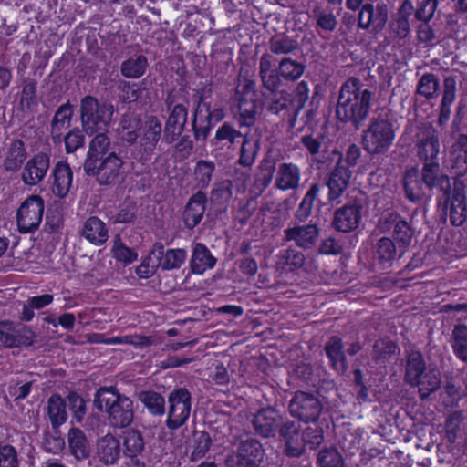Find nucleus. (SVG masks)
<instances>
[{"label": "nucleus", "instance_id": "33", "mask_svg": "<svg viewBox=\"0 0 467 467\" xmlns=\"http://www.w3.org/2000/svg\"><path fill=\"white\" fill-rule=\"evenodd\" d=\"M123 454L130 458L136 467H145V463L138 459L145 448V442L141 432L138 430H130L126 432L123 441Z\"/></svg>", "mask_w": 467, "mask_h": 467}, {"label": "nucleus", "instance_id": "57", "mask_svg": "<svg viewBox=\"0 0 467 467\" xmlns=\"http://www.w3.org/2000/svg\"><path fill=\"white\" fill-rule=\"evenodd\" d=\"M440 83L438 78L432 73H426L421 76L417 85V94L427 100L433 99L438 96Z\"/></svg>", "mask_w": 467, "mask_h": 467}, {"label": "nucleus", "instance_id": "51", "mask_svg": "<svg viewBox=\"0 0 467 467\" xmlns=\"http://www.w3.org/2000/svg\"><path fill=\"white\" fill-rule=\"evenodd\" d=\"M318 467H348L342 454L337 447L322 448L317 454Z\"/></svg>", "mask_w": 467, "mask_h": 467}, {"label": "nucleus", "instance_id": "56", "mask_svg": "<svg viewBox=\"0 0 467 467\" xmlns=\"http://www.w3.org/2000/svg\"><path fill=\"white\" fill-rule=\"evenodd\" d=\"M138 399L144 404L149 411L153 415H162L165 411L164 398L152 390L140 391L138 393Z\"/></svg>", "mask_w": 467, "mask_h": 467}, {"label": "nucleus", "instance_id": "5", "mask_svg": "<svg viewBox=\"0 0 467 467\" xmlns=\"http://www.w3.org/2000/svg\"><path fill=\"white\" fill-rule=\"evenodd\" d=\"M79 108L80 123L85 133L89 136L105 133L112 120L113 105L99 103L97 98L87 95L81 99Z\"/></svg>", "mask_w": 467, "mask_h": 467}, {"label": "nucleus", "instance_id": "58", "mask_svg": "<svg viewBox=\"0 0 467 467\" xmlns=\"http://www.w3.org/2000/svg\"><path fill=\"white\" fill-rule=\"evenodd\" d=\"M238 109L242 123L245 126H252L259 114L257 99L240 98Z\"/></svg>", "mask_w": 467, "mask_h": 467}, {"label": "nucleus", "instance_id": "29", "mask_svg": "<svg viewBox=\"0 0 467 467\" xmlns=\"http://www.w3.org/2000/svg\"><path fill=\"white\" fill-rule=\"evenodd\" d=\"M324 350L329 359L331 367L340 375H344L348 368L342 338L337 336L329 337Z\"/></svg>", "mask_w": 467, "mask_h": 467}, {"label": "nucleus", "instance_id": "59", "mask_svg": "<svg viewBox=\"0 0 467 467\" xmlns=\"http://www.w3.org/2000/svg\"><path fill=\"white\" fill-rule=\"evenodd\" d=\"M214 170L215 164L213 161L201 160L196 163L194 177L199 188L204 189L209 185Z\"/></svg>", "mask_w": 467, "mask_h": 467}, {"label": "nucleus", "instance_id": "39", "mask_svg": "<svg viewBox=\"0 0 467 467\" xmlns=\"http://www.w3.org/2000/svg\"><path fill=\"white\" fill-rule=\"evenodd\" d=\"M204 89L202 90L203 92ZM203 100V93L198 98V104L193 112V118L191 123L192 130L195 140L204 141L208 138L213 123L209 120V117L203 114L201 109V103Z\"/></svg>", "mask_w": 467, "mask_h": 467}, {"label": "nucleus", "instance_id": "61", "mask_svg": "<svg viewBox=\"0 0 467 467\" xmlns=\"http://www.w3.org/2000/svg\"><path fill=\"white\" fill-rule=\"evenodd\" d=\"M212 443L211 437L206 431L193 432V451L191 453V460L197 461L202 458L209 451Z\"/></svg>", "mask_w": 467, "mask_h": 467}, {"label": "nucleus", "instance_id": "8", "mask_svg": "<svg viewBox=\"0 0 467 467\" xmlns=\"http://www.w3.org/2000/svg\"><path fill=\"white\" fill-rule=\"evenodd\" d=\"M366 197L363 194L348 201L343 207L334 212L332 226L342 233H349L358 227L362 210L365 207Z\"/></svg>", "mask_w": 467, "mask_h": 467}, {"label": "nucleus", "instance_id": "28", "mask_svg": "<svg viewBox=\"0 0 467 467\" xmlns=\"http://www.w3.org/2000/svg\"><path fill=\"white\" fill-rule=\"evenodd\" d=\"M74 115V106L67 100L60 105L50 122V137L55 144L62 141V132L66 128L70 127Z\"/></svg>", "mask_w": 467, "mask_h": 467}, {"label": "nucleus", "instance_id": "50", "mask_svg": "<svg viewBox=\"0 0 467 467\" xmlns=\"http://www.w3.org/2000/svg\"><path fill=\"white\" fill-rule=\"evenodd\" d=\"M320 188L321 186L319 183H313L306 192V195L304 196L302 202H300L295 213V218L299 223L306 222L311 215L314 202L318 195Z\"/></svg>", "mask_w": 467, "mask_h": 467}, {"label": "nucleus", "instance_id": "16", "mask_svg": "<svg viewBox=\"0 0 467 467\" xmlns=\"http://www.w3.org/2000/svg\"><path fill=\"white\" fill-rule=\"evenodd\" d=\"M320 229L317 223L295 224L284 231V242H294L298 247L308 250L318 240Z\"/></svg>", "mask_w": 467, "mask_h": 467}, {"label": "nucleus", "instance_id": "19", "mask_svg": "<svg viewBox=\"0 0 467 467\" xmlns=\"http://www.w3.org/2000/svg\"><path fill=\"white\" fill-rule=\"evenodd\" d=\"M151 254L157 259V265L165 271L179 269L187 258V253L184 249H168L165 251L164 245L159 242L152 245Z\"/></svg>", "mask_w": 467, "mask_h": 467}, {"label": "nucleus", "instance_id": "24", "mask_svg": "<svg viewBox=\"0 0 467 467\" xmlns=\"http://www.w3.org/2000/svg\"><path fill=\"white\" fill-rule=\"evenodd\" d=\"M27 158L25 142L20 139H12L6 144L3 167L7 172L18 171Z\"/></svg>", "mask_w": 467, "mask_h": 467}, {"label": "nucleus", "instance_id": "21", "mask_svg": "<svg viewBox=\"0 0 467 467\" xmlns=\"http://www.w3.org/2000/svg\"><path fill=\"white\" fill-rule=\"evenodd\" d=\"M420 179L430 190L438 188L443 195L451 192L450 178L441 172L439 162L423 163Z\"/></svg>", "mask_w": 467, "mask_h": 467}, {"label": "nucleus", "instance_id": "9", "mask_svg": "<svg viewBox=\"0 0 467 467\" xmlns=\"http://www.w3.org/2000/svg\"><path fill=\"white\" fill-rule=\"evenodd\" d=\"M44 200L39 195L26 198L16 213V222L20 233H31L38 229L44 213Z\"/></svg>", "mask_w": 467, "mask_h": 467}, {"label": "nucleus", "instance_id": "11", "mask_svg": "<svg viewBox=\"0 0 467 467\" xmlns=\"http://www.w3.org/2000/svg\"><path fill=\"white\" fill-rule=\"evenodd\" d=\"M389 20V7L385 3H366L358 14V26L370 30L372 34L380 33Z\"/></svg>", "mask_w": 467, "mask_h": 467}, {"label": "nucleus", "instance_id": "17", "mask_svg": "<svg viewBox=\"0 0 467 467\" xmlns=\"http://www.w3.org/2000/svg\"><path fill=\"white\" fill-rule=\"evenodd\" d=\"M187 120V107L181 103L173 106L162 128L163 141L171 144L177 140L184 131Z\"/></svg>", "mask_w": 467, "mask_h": 467}, {"label": "nucleus", "instance_id": "30", "mask_svg": "<svg viewBox=\"0 0 467 467\" xmlns=\"http://www.w3.org/2000/svg\"><path fill=\"white\" fill-rule=\"evenodd\" d=\"M88 341L91 343H104L107 345L125 343L140 348L152 345L156 346L161 343L160 338L157 337L142 335H130L125 337L105 338L102 334H92L89 336Z\"/></svg>", "mask_w": 467, "mask_h": 467}, {"label": "nucleus", "instance_id": "31", "mask_svg": "<svg viewBox=\"0 0 467 467\" xmlns=\"http://www.w3.org/2000/svg\"><path fill=\"white\" fill-rule=\"evenodd\" d=\"M456 98V79L454 77H446L443 80L442 98L440 105V111L437 123L443 127L451 116V107Z\"/></svg>", "mask_w": 467, "mask_h": 467}, {"label": "nucleus", "instance_id": "2", "mask_svg": "<svg viewBox=\"0 0 467 467\" xmlns=\"http://www.w3.org/2000/svg\"><path fill=\"white\" fill-rule=\"evenodd\" d=\"M374 93L358 78H348L340 87L336 117L338 121L359 130L367 119Z\"/></svg>", "mask_w": 467, "mask_h": 467}, {"label": "nucleus", "instance_id": "48", "mask_svg": "<svg viewBox=\"0 0 467 467\" xmlns=\"http://www.w3.org/2000/svg\"><path fill=\"white\" fill-rule=\"evenodd\" d=\"M259 149V139L245 134L241 145L238 163L243 167H251L254 163Z\"/></svg>", "mask_w": 467, "mask_h": 467}, {"label": "nucleus", "instance_id": "27", "mask_svg": "<svg viewBox=\"0 0 467 467\" xmlns=\"http://www.w3.org/2000/svg\"><path fill=\"white\" fill-rule=\"evenodd\" d=\"M414 6L410 0H403L399 7L396 16H392L389 23V31L391 36L403 39L408 36L410 31L409 17Z\"/></svg>", "mask_w": 467, "mask_h": 467}, {"label": "nucleus", "instance_id": "18", "mask_svg": "<svg viewBox=\"0 0 467 467\" xmlns=\"http://www.w3.org/2000/svg\"><path fill=\"white\" fill-rule=\"evenodd\" d=\"M279 437L285 443V453L289 457H299L304 452V439L300 425L287 420L279 428Z\"/></svg>", "mask_w": 467, "mask_h": 467}, {"label": "nucleus", "instance_id": "52", "mask_svg": "<svg viewBox=\"0 0 467 467\" xmlns=\"http://www.w3.org/2000/svg\"><path fill=\"white\" fill-rule=\"evenodd\" d=\"M298 47L297 40L285 34L275 35L269 40V50L275 55H287Z\"/></svg>", "mask_w": 467, "mask_h": 467}, {"label": "nucleus", "instance_id": "54", "mask_svg": "<svg viewBox=\"0 0 467 467\" xmlns=\"http://www.w3.org/2000/svg\"><path fill=\"white\" fill-rule=\"evenodd\" d=\"M275 166L276 161L272 157H265L261 161L258 166L259 172L254 182L255 186L260 189V192H263L269 186L275 171Z\"/></svg>", "mask_w": 467, "mask_h": 467}, {"label": "nucleus", "instance_id": "34", "mask_svg": "<svg viewBox=\"0 0 467 467\" xmlns=\"http://www.w3.org/2000/svg\"><path fill=\"white\" fill-rule=\"evenodd\" d=\"M67 441L70 453L76 460L84 461L89 458L91 448L83 431L75 427L71 428L67 433Z\"/></svg>", "mask_w": 467, "mask_h": 467}, {"label": "nucleus", "instance_id": "37", "mask_svg": "<svg viewBox=\"0 0 467 467\" xmlns=\"http://www.w3.org/2000/svg\"><path fill=\"white\" fill-rule=\"evenodd\" d=\"M216 264V258L210 250L201 243L195 244L191 258V269L193 274L202 275L207 269L213 268Z\"/></svg>", "mask_w": 467, "mask_h": 467}, {"label": "nucleus", "instance_id": "36", "mask_svg": "<svg viewBox=\"0 0 467 467\" xmlns=\"http://www.w3.org/2000/svg\"><path fill=\"white\" fill-rule=\"evenodd\" d=\"M424 182L420 179L417 168L407 171L403 177V187L406 198L412 202H418L425 196Z\"/></svg>", "mask_w": 467, "mask_h": 467}, {"label": "nucleus", "instance_id": "64", "mask_svg": "<svg viewBox=\"0 0 467 467\" xmlns=\"http://www.w3.org/2000/svg\"><path fill=\"white\" fill-rule=\"evenodd\" d=\"M304 441V449L309 446L310 449H316L324 441V431L321 427L309 426L302 431Z\"/></svg>", "mask_w": 467, "mask_h": 467}, {"label": "nucleus", "instance_id": "62", "mask_svg": "<svg viewBox=\"0 0 467 467\" xmlns=\"http://www.w3.org/2000/svg\"><path fill=\"white\" fill-rule=\"evenodd\" d=\"M67 153H73L85 145V131L78 127L71 129L65 136L62 135Z\"/></svg>", "mask_w": 467, "mask_h": 467}, {"label": "nucleus", "instance_id": "45", "mask_svg": "<svg viewBox=\"0 0 467 467\" xmlns=\"http://www.w3.org/2000/svg\"><path fill=\"white\" fill-rule=\"evenodd\" d=\"M148 67V58L144 55H135L121 63L120 72L127 78H140L146 73Z\"/></svg>", "mask_w": 467, "mask_h": 467}, {"label": "nucleus", "instance_id": "25", "mask_svg": "<svg viewBox=\"0 0 467 467\" xmlns=\"http://www.w3.org/2000/svg\"><path fill=\"white\" fill-rule=\"evenodd\" d=\"M207 196L202 191L192 194L183 211V221L187 228L193 229L200 223L206 210Z\"/></svg>", "mask_w": 467, "mask_h": 467}, {"label": "nucleus", "instance_id": "55", "mask_svg": "<svg viewBox=\"0 0 467 467\" xmlns=\"http://www.w3.org/2000/svg\"><path fill=\"white\" fill-rule=\"evenodd\" d=\"M451 339L455 355L461 360L467 362V326L456 325L452 330Z\"/></svg>", "mask_w": 467, "mask_h": 467}, {"label": "nucleus", "instance_id": "41", "mask_svg": "<svg viewBox=\"0 0 467 467\" xmlns=\"http://www.w3.org/2000/svg\"><path fill=\"white\" fill-rule=\"evenodd\" d=\"M415 235V228L412 225V220H405L404 218L396 223L392 230V240L399 245L400 256L403 255L406 249L410 245Z\"/></svg>", "mask_w": 467, "mask_h": 467}, {"label": "nucleus", "instance_id": "15", "mask_svg": "<svg viewBox=\"0 0 467 467\" xmlns=\"http://www.w3.org/2000/svg\"><path fill=\"white\" fill-rule=\"evenodd\" d=\"M50 168V155L46 152H37L25 164L21 180L27 186H35L44 181Z\"/></svg>", "mask_w": 467, "mask_h": 467}, {"label": "nucleus", "instance_id": "1", "mask_svg": "<svg viewBox=\"0 0 467 467\" xmlns=\"http://www.w3.org/2000/svg\"><path fill=\"white\" fill-rule=\"evenodd\" d=\"M111 141L109 136L99 133L89 141L88 150L83 163L87 176L94 177L102 186L114 185L120 175L124 161L116 152L110 151Z\"/></svg>", "mask_w": 467, "mask_h": 467}, {"label": "nucleus", "instance_id": "38", "mask_svg": "<svg viewBox=\"0 0 467 467\" xmlns=\"http://www.w3.org/2000/svg\"><path fill=\"white\" fill-rule=\"evenodd\" d=\"M427 370L423 355L418 350L408 353L405 365L404 380L409 385L415 382Z\"/></svg>", "mask_w": 467, "mask_h": 467}, {"label": "nucleus", "instance_id": "10", "mask_svg": "<svg viewBox=\"0 0 467 467\" xmlns=\"http://www.w3.org/2000/svg\"><path fill=\"white\" fill-rule=\"evenodd\" d=\"M191 393L185 388L172 390L168 399L169 411L166 426L170 430H176L188 420L192 409Z\"/></svg>", "mask_w": 467, "mask_h": 467}, {"label": "nucleus", "instance_id": "20", "mask_svg": "<svg viewBox=\"0 0 467 467\" xmlns=\"http://www.w3.org/2000/svg\"><path fill=\"white\" fill-rule=\"evenodd\" d=\"M445 197V207L450 203V221L454 226H461L467 219V204L462 185H454L452 194L450 192Z\"/></svg>", "mask_w": 467, "mask_h": 467}, {"label": "nucleus", "instance_id": "12", "mask_svg": "<svg viewBox=\"0 0 467 467\" xmlns=\"http://www.w3.org/2000/svg\"><path fill=\"white\" fill-rule=\"evenodd\" d=\"M333 153L338 155V159L326 179L329 202H334L343 195L349 186L352 176V171L345 163L342 153L337 150H334Z\"/></svg>", "mask_w": 467, "mask_h": 467}, {"label": "nucleus", "instance_id": "60", "mask_svg": "<svg viewBox=\"0 0 467 467\" xmlns=\"http://www.w3.org/2000/svg\"><path fill=\"white\" fill-rule=\"evenodd\" d=\"M241 137L242 133L239 130H235L231 123L224 122L216 130L213 141L215 145H233L235 142V140Z\"/></svg>", "mask_w": 467, "mask_h": 467}, {"label": "nucleus", "instance_id": "44", "mask_svg": "<svg viewBox=\"0 0 467 467\" xmlns=\"http://www.w3.org/2000/svg\"><path fill=\"white\" fill-rule=\"evenodd\" d=\"M82 235L95 244H102L108 240V229L98 217H89L84 223Z\"/></svg>", "mask_w": 467, "mask_h": 467}, {"label": "nucleus", "instance_id": "4", "mask_svg": "<svg viewBox=\"0 0 467 467\" xmlns=\"http://www.w3.org/2000/svg\"><path fill=\"white\" fill-rule=\"evenodd\" d=\"M395 128L389 111L380 112L370 119L368 128L363 131V149L371 156L385 154L393 144Z\"/></svg>", "mask_w": 467, "mask_h": 467}, {"label": "nucleus", "instance_id": "35", "mask_svg": "<svg viewBox=\"0 0 467 467\" xmlns=\"http://www.w3.org/2000/svg\"><path fill=\"white\" fill-rule=\"evenodd\" d=\"M374 251L376 259L383 267H389L393 261L401 257L399 245L390 237L379 238Z\"/></svg>", "mask_w": 467, "mask_h": 467}, {"label": "nucleus", "instance_id": "53", "mask_svg": "<svg viewBox=\"0 0 467 467\" xmlns=\"http://www.w3.org/2000/svg\"><path fill=\"white\" fill-rule=\"evenodd\" d=\"M22 85L19 108L23 111H30L37 105V81L36 79L26 78L23 80Z\"/></svg>", "mask_w": 467, "mask_h": 467}, {"label": "nucleus", "instance_id": "40", "mask_svg": "<svg viewBox=\"0 0 467 467\" xmlns=\"http://www.w3.org/2000/svg\"><path fill=\"white\" fill-rule=\"evenodd\" d=\"M236 452L256 467H259L262 463L265 455L263 445L255 438L242 441L237 447Z\"/></svg>", "mask_w": 467, "mask_h": 467}, {"label": "nucleus", "instance_id": "22", "mask_svg": "<svg viewBox=\"0 0 467 467\" xmlns=\"http://www.w3.org/2000/svg\"><path fill=\"white\" fill-rule=\"evenodd\" d=\"M272 97L266 106L268 112L274 115H282L283 117H292L291 126H294L295 116V98L285 89L272 92Z\"/></svg>", "mask_w": 467, "mask_h": 467}, {"label": "nucleus", "instance_id": "6", "mask_svg": "<svg viewBox=\"0 0 467 467\" xmlns=\"http://www.w3.org/2000/svg\"><path fill=\"white\" fill-rule=\"evenodd\" d=\"M415 150L419 160L423 163L439 162L441 150L438 130L431 122L420 123L415 134Z\"/></svg>", "mask_w": 467, "mask_h": 467}, {"label": "nucleus", "instance_id": "3", "mask_svg": "<svg viewBox=\"0 0 467 467\" xmlns=\"http://www.w3.org/2000/svg\"><path fill=\"white\" fill-rule=\"evenodd\" d=\"M94 405L99 411L107 413L109 423L114 428H126L133 421V401L114 387L99 388L95 395Z\"/></svg>", "mask_w": 467, "mask_h": 467}, {"label": "nucleus", "instance_id": "47", "mask_svg": "<svg viewBox=\"0 0 467 467\" xmlns=\"http://www.w3.org/2000/svg\"><path fill=\"white\" fill-rule=\"evenodd\" d=\"M397 350H399V348L395 342L388 338L379 339L373 345L372 360L376 364L385 366L396 354Z\"/></svg>", "mask_w": 467, "mask_h": 467}, {"label": "nucleus", "instance_id": "13", "mask_svg": "<svg viewBox=\"0 0 467 467\" xmlns=\"http://www.w3.org/2000/svg\"><path fill=\"white\" fill-rule=\"evenodd\" d=\"M142 134L140 140V159L148 161L155 151L163 131L161 122L156 116H149L141 126Z\"/></svg>", "mask_w": 467, "mask_h": 467}, {"label": "nucleus", "instance_id": "49", "mask_svg": "<svg viewBox=\"0 0 467 467\" xmlns=\"http://www.w3.org/2000/svg\"><path fill=\"white\" fill-rule=\"evenodd\" d=\"M280 75L286 81L295 82L299 79L306 68V66L299 61L294 60L291 57H283L277 66Z\"/></svg>", "mask_w": 467, "mask_h": 467}, {"label": "nucleus", "instance_id": "43", "mask_svg": "<svg viewBox=\"0 0 467 467\" xmlns=\"http://www.w3.org/2000/svg\"><path fill=\"white\" fill-rule=\"evenodd\" d=\"M66 401L58 394H53L47 400V414L53 430L58 429L67 419Z\"/></svg>", "mask_w": 467, "mask_h": 467}, {"label": "nucleus", "instance_id": "14", "mask_svg": "<svg viewBox=\"0 0 467 467\" xmlns=\"http://www.w3.org/2000/svg\"><path fill=\"white\" fill-rule=\"evenodd\" d=\"M282 423L279 411L270 406L259 410L252 420L254 431L264 438L275 437Z\"/></svg>", "mask_w": 467, "mask_h": 467}, {"label": "nucleus", "instance_id": "26", "mask_svg": "<svg viewBox=\"0 0 467 467\" xmlns=\"http://www.w3.org/2000/svg\"><path fill=\"white\" fill-rule=\"evenodd\" d=\"M52 176L53 193L59 198L67 196L73 181V171L69 164L65 161H57L52 170Z\"/></svg>", "mask_w": 467, "mask_h": 467}, {"label": "nucleus", "instance_id": "63", "mask_svg": "<svg viewBox=\"0 0 467 467\" xmlns=\"http://www.w3.org/2000/svg\"><path fill=\"white\" fill-rule=\"evenodd\" d=\"M112 253L116 260L122 262L125 265L131 264L138 258V254L133 249L124 245L119 235L115 237Z\"/></svg>", "mask_w": 467, "mask_h": 467}, {"label": "nucleus", "instance_id": "46", "mask_svg": "<svg viewBox=\"0 0 467 467\" xmlns=\"http://www.w3.org/2000/svg\"><path fill=\"white\" fill-rule=\"evenodd\" d=\"M440 372L430 369L426 370L422 376L420 377L410 386L418 387L419 393L422 400L427 399L431 393L437 391L441 387Z\"/></svg>", "mask_w": 467, "mask_h": 467}, {"label": "nucleus", "instance_id": "7", "mask_svg": "<svg viewBox=\"0 0 467 467\" xmlns=\"http://www.w3.org/2000/svg\"><path fill=\"white\" fill-rule=\"evenodd\" d=\"M292 417L308 423L316 422L323 410L321 400L313 393L298 390L288 405Z\"/></svg>", "mask_w": 467, "mask_h": 467}, {"label": "nucleus", "instance_id": "42", "mask_svg": "<svg viewBox=\"0 0 467 467\" xmlns=\"http://www.w3.org/2000/svg\"><path fill=\"white\" fill-rule=\"evenodd\" d=\"M465 420L463 410H453L444 422V438L447 442L454 444L462 440V424Z\"/></svg>", "mask_w": 467, "mask_h": 467}, {"label": "nucleus", "instance_id": "32", "mask_svg": "<svg viewBox=\"0 0 467 467\" xmlns=\"http://www.w3.org/2000/svg\"><path fill=\"white\" fill-rule=\"evenodd\" d=\"M300 182V169L292 162H283L279 165L275 186L282 191L296 190Z\"/></svg>", "mask_w": 467, "mask_h": 467}, {"label": "nucleus", "instance_id": "23", "mask_svg": "<svg viewBox=\"0 0 467 467\" xmlns=\"http://www.w3.org/2000/svg\"><path fill=\"white\" fill-rule=\"evenodd\" d=\"M121 453L120 441L112 434L108 433L98 439L96 443V457L106 465L117 462Z\"/></svg>", "mask_w": 467, "mask_h": 467}]
</instances>
